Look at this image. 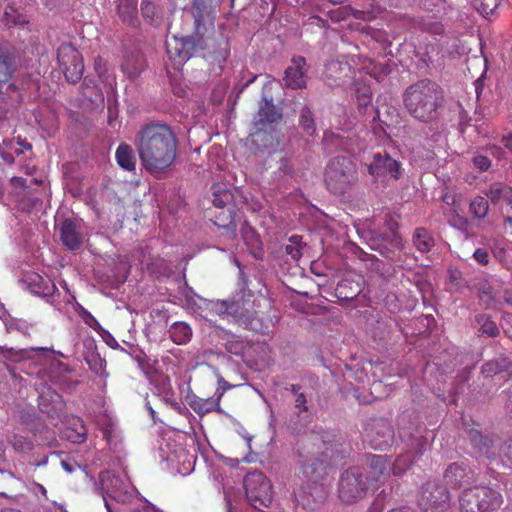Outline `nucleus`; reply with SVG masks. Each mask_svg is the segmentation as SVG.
Segmentation results:
<instances>
[{"mask_svg": "<svg viewBox=\"0 0 512 512\" xmlns=\"http://www.w3.org/2000/svg\"><path fill=\"white\" fill-rule=\"evenodd\" d=\"M307 64L306 60L302 56H295L291 60L285 70V76L283 78L286 87L291 89H301L306 87L307 80Z\"/></svg>", "mask_w": 512, "mask_h": 512, "instance_id": "nucleus-18", "label": "nucleus"}, {"mask_svg": "<svg viewBox=\"0 0 512 512\" xmlns=\"http://www.w3.org/2000/svg\"><path fill=\"white\" fill-rule=\"evenodd\" d=\"M393 439V427L386 419H375L365 429L364 440L375 450H384L391 446Z\"/></svg>", "mask_w": 512, "mask_h": 512, "instance_id": "nucleus-14", "label": "nucleus"}, {"mask_svg": "<svg viewBox=\"0 0 512 512\" xmlns=\"http://www.w3.org/2000/svg\"><path fill=\"white\" fill-rule=\"evenodd\" d=\"M0 354L7 360L13 361L16 358H21L24 355V350H16L14 348H7L0 346Z\"/></svg>", "mask_w": 512, "mask_h": 512, "instance_id": "nucleus-49", "label": "nucleus"}, {"mask_svg": "<svg viewBox=\"0 0 512 512\" xmlns=\"http://www.w3.org/2000/svg\"><path fill=\"white\" fill-rule=\"evenodd\" d=\"M209 310L220 317L230 316V299L212 301Z\"/></svg>", "mask_w": 512, "mask_h": 512, "instance_id": "nucleus-40", "label": "nucleus"}, {"mask_svg": "<svg viewBox=\"0 0 512 512\" xmlns=\"http://www.w3.org/2000/svg\"><path fill=\"white\" fill-rule=\"evenodd\" d=\"M505 455L512 462V438L509 440V442L507 444Z\"/></svg>", "mask_w": 512, "mask_h": 512, "instance_id": "nucleus-61", "label": "nucleus"}, {"mask_svg": "<svg viewBox=\"0 0 512 512\" xmlns=\"http://www.w3.org/2000/svg\"><path fill=\"white\" fill-rule=\"evenodd\" d=\"M361 291V283L349 277L342 279L335 289L337 297L342 300H353Z\"/></svg>", "mask_w": 512, "mask_h": 512, "instance_id": "nucleus-27", "label": "nucleus"}, {"mask_svg": "<svg viewBox=\"0 0 512 512\" xmlns=\"http://www.w3.org/2000/svg\"><path fill=\"white\" fill-rule=\"evenodd\" d=\"M412 242L415 248L421 253H428L435 245V241L431 233L423 227L416 228Z\"/></svg>", "mask_w": 512, "mask_h": 512, "instance_id": "nucleus-28", "label": "nucleus"}, {"mask_svg": "<svg viewBox=\"0 0 512 512\" xmlns=\"http://www.w3.org/2000/svg\"><path fill=\"white\" fill-rule=\"evenodd\" d=\"M32 149V145L21 137L17 138V142H14V153L19 156L24 153V151H29Z\"/></svg>", "mask_w": 512, "mask_h": 512, "instance_id": "nucleus-53", "label": "nucleus"}, {"mask_svg": "<svg viewBox=\"0 0 512 512\" xmlns=\"http://www.w3.org/2000/svg\"><path fill=\"white\" fill-rule=\"evenodd\" d=\"M503 300L506 304L512 306V290H504L503 292Z\"/></svg>", "mask_w": 512, "mask_h": 512, "instance_id": "nucleus-59", "label": "nucleus"}, {"mask_svg": "<svg viewBox=\"0 0 512 512\" xmlns=\"http://www.w3.org/2000/svg\"><path fill=\"white\" fill-rule=\"evenodd\" d=\"M0 155L2 159L8 163L12 164L15 160L14 155V139H4L0 144Z\"/></svg>", "mask_w": 512, "mask_h": 512, "instance_id": "nucleus-39", "label": "nucleus"}, {"mask_svg": "<svg viewBox=\"0 0 512 512\" xmlns=\"http://www.w3.org/2000/svg\"><path fill=\"white\" fill-rule=\"evenodd\" d=\"M31 293L42 297H49L56 291V285L35 272L27 273L23 279Z\"/></svg>", "mask_w": 512, "mask_h": 512, "instance_id": "nucleus-22", "label": "nucleus"}, {"mask_svg": "<svg viewBox=\"0 0 512 512\" xmlns=\"http://www.w3.org/2000/svg\"><path fill=\"white\" fill-rule=\"evenodd\" d=\"M61 466L63 467V469L65 471H67L68 473H72L74 468H73V465L65 460H62L61 461Z\"/></svg>", "mask_w": 512, "mask_h": 512, "instance_id": "nucleus-60", "label": "nucleus"}, {"mask_svg": "<svg viewBox=\"0 0 512 512\" xmlns=\"http://www.w3.org/2000/svg\"><path fill=\"white\" fill-rule=\"evenodd\" d=\"M168 332L170 339L177 345L187 344L192 338V329L185 322H175Z\"/></svg>", "mask_w": 512, "mask_h": 512, "instance_id": "nucleus-29", "label": "nucleus"}, {"mask_svg": "<svg viewBox=\"0 0 512 512\" xmlns=\"http://www.w3.org/2000/svg\"><path fill=\"white\" fill-rule=\"evenodd\" d=\"M138 0H120L118 13L122 21L127 25H135L137 21Z\"/></svg>", "mask_w": 512, "mask_h": 512, "instance_id": "nucleus-30", "label": "nucleus"}, {"mask_svg": "<svg viewBox=\"0 0 512 512\" xmlns=\"http://www.w3.org/2000/svg\"><path fill=\"white\" fill-rule=\"evenodd\" d=\"M60 240L69 250L79 249L84 242L81 223L73 219H65L60 225Z\"/></svg>", "mask_w": 512, "mask_h": 512, "instance_id": "nucleus-17", "label": "nucleus"}, {"mask_svg": "<svg viewBox=\"0 0 512 512\" xmlns=\"http://www.w3.org/2000/svg\"><path fill=\"white\" fill-rule=\"evenodd\" d=\"M399 217L397 215L388 214L385 218L384 226L386 230L389 232V235H387V238H390V243L398 248L401 249L403 247V239L401 235L398 233L399 229Z\"/></svg>", "mask_w": 512, "mask_h": 512, "instance_id": "nucleus-31", "label": "nucleus"}, {"mask_svg": "<svg viewBox=\"0 0 512 512\" xmlns=\"http://www.w3.org/2000/svg\"><path fill=\"white\" fill-rule=\"evenodd\" d=\"M10 182L14 187H26V179L23 177H12Z\"/></svg>", "mask_w": 512, "mask_h": 512, "instance_id": "nucleus-57", "label": "nucleus"}, {"mask_svg": "<svg viewBox=\"0 0 512 512\" xmlns=\"http://www.w3.org/2000/svg\"><path fill=\"white\" fill-rule=\"evenodd\" d=\"M502 368L497 361H488L482 366V373L491 377L501 371Z\"/></svg>", "mask_w": 512, "mask_h": 512, "instance_id": "nucleus-50", "label": "nucleus"}, {"mask_svg": "<svg viewBox=\"0 0 512 512\" xmlns=\"http://www.w3.org/2000/svg\"><path fill=\"white\" fill-rule=\"evenodd\" d=\"M223 46L220 47L218 51L213 52L212 58L214 61L218 62L219 64L224 62L228 55H229V49L228 44L226 41H222Z\"/></svg>", "mask_w": 512, "mask_h": 512, "instance_id": "nucleus-52", "label": "nucleus"}, {"mask_svg": "<svg viewBox=\"0 0 512 512\" xmlns=\"http://www.w3.org/2000/svg\"><path fill=\"white\" fill-rule=\"evenodd\" d=\"M406 112L416 121L431 123L444 105V90L435 81L425 78L409 85L403 95Z\"/></svg>", "mask_w": 512, "mask_h": 512, "instance_id": "nucleus-3", "label": "nucleus"}, {"mask_svg": "<svg viewBox=\"0 0 512 512\" xmlns=\"http://www.w3.org/2000/svg\"><path fill=\"white\" fill-rule=\"evenodd\" d=\"M187 404L199 416H204L212 411H221L220 403L212 396L208 398H201L196 394L187 395Z\"/></svg>", "mask_w": 512, "mask_h": 512, "instance_id": "nucleus-24", "label": "nucleus"}, {"mask_svg": "<svg viewBox=\"0 0 512 512\" xmlns=\"http://www.w3.org/2000/svg\"><path fill=\"white\" fill-rule=\"evenodd\" d=\"M460 512H496L504 504L500 491L488 485L463 489L458 496Z\"/></svg>", "mask_w": 512, "mask_h": 512, "instance_id": "nucleus-6", "label": "nucleus"}, {"mask_svg": "<svg viewBox=\"0 0 512 512\" xmlns=\"http://www.w3.org/2000/svg\"><path fill=\"white\" fill-rule=\"evenodd\" d=\"M300 124L303 127V129L310 135H313L315 132V123L314 119L312 118L311 111L304 107L301 111L300 115Z\"/></svg>", "mask_w": 512, "mask_h": 512, "instance_id": "nucleus-41", "label": "nucleus"}, {"mask_svg": "<svg viewBox=\"0 0 512 512\" xmlns=\"http://www.w3.org/2000/svg\"><path fill=\"white\" fill-rule=\"evenodd\" d=\"M281 118L282 114L273 104L272 98L263 96L253 121L254 132L251 134L253 141L261 142L264 147L272 145L274 140L272 132L275 131V125Z\"/></svg>", "mask_w": 512, "mask_h": 512, "instance_id": "nucleus-7", "label": "nucleus"}, {"mask_svg": "<svg viewBox=\"0 0 512 512\" xmlns=\"http://www.w3.org/2000/svg\"><path fill=\"white\" fill-rule=\"evenodd\" d=\"M19 68V58L15 47L0 43V98L6 100L12 94L20 96V90L14 82Z\"/></svg>", "mask_w": 512, "mask_h": 512, "instance_id": "nucleus-8", "label": "nucleus"}, {"mask_svg": "<svg viewBox=\"0 0 512 512\" xmlns=\"http://www.w3.org/2000/svg\"><path fill=\"white\" fill-rule=\"evenodd\" d=\"M414 457L411 453H405L398 456L395 461L391 462V473L394 475L403 474L412 465Z\"/></svg>", "mask_w": 512, "mask_h": 512, "instance_id": "nucleus-36", "label": "nucleus"}, {"mask_svg": "<svg viewBox=\"0 0 512 512\" xmlns=\"http://www.w3.org/2000/svg\"><path fill=\"white\" fill-rule=\"evenodd\" d=\"M253 296V293L248 292L247 298L246 294L243 293L242 295L238 294L230 299V316L239 325L255 330L256 328L253 326L255 310L253 301L251 300Z\"/></svg>", "mask_w": 512, "mask_h": 512, "instance_id": "nucleus-15", "label": "nucleus"}, {"mask_svg": "<svg viewBox=\"0 0 512 512\" xmlns=\"http://www.w3.org/2000/svg\"><path fill=\"white\" fill-rule=\"evenodd\" d=\"M418 504L423 512H450V492L435 480L427 481L421 488Z\"/></svg>", "mask_w": 512, "mask_h": 512, "instance_id": "nucleus-11", "label": "nucleus"}, {"mask_svg": "<svg viewBox=\"0 0 512 512\" xmlns=\"http://www.w3.org/2000/svg\"><path fill=\"white\" fill-rule=\"evenodd\" d=\"M202 12L194 15V33L191 36L178 38L172 36L166 40V50L170 60L176 67L182 66L195 52L205 50L207 42L204 38L207 33Z\"/></svg>", "mask_w": 512, "mask_h": 512, "instance_id": "nucleus-4", "label": "nucleus"}, {"mask_svg": "<svg viewBox=\"0 0 512 512\" xmlns=\"http://www.w3.org/2000/svg\"><path fill=\"white\" fill-rule=\"evenodd\" d=\"M369 5L367 9H356L351 6H344L339 8L334 13L337 14L336 20L345 19L347 16H353L356 19L371 21L375 18L377 13L381 12V8L375 0H363Z\"/></svg>", "mask_w": 512, "mask_h": 512, "instance_id": "nucleus-21", "label": "nucleus"}, {"mask_svg": "<svg viewBox=\"0 0 512 512\" xmlns=\"http://www.w3.org/2000/svg\"><path fill=\"white\" fill-rule=\"evenodd\" d=\"M57 61L68 82L75 84L80 81L84 72L83 58L71 43L58 47Z\"/></svg>", "mask_w": 512, "mask_h": 512, "instance_id": "nucleus-12", "label": "nucleus"}, {"mask_svg": "<svg viewBox=\"0 0 512 512\" xmlns=\"http://www.w3.org/2000/svg\"><path fill=\"white\" fill-rule=\"evenodd\" d=\"M474 7L484 17L492 15L500 4V0H474Z\"/></svg>", "mask_w": 512, "mask_h": 512, "instance_id": "nucleus-38", "label": "nucleus"}, {"mask_svg": "<svg viewBox=\"0 0 512 512\" xmlns=\"http://www.w3.org/2000/svg\"><path fill=\"white\" fill-rule=\"evenodd\" d=\"M476 321L480 325V332L488 337H496L499 335L497 324L493 321L492 317L487 314H479L476 316Z\"/></svg>", "mask_w": 512, "mask_h": 512, "instance_id": "nucleus-33", "label": "nucleus"}, {"mask_svg": "<svg viewBox=\"0 0 512 512\" xmlns=\"http://www.w3.org/2000/svg\"><path fill=\"white\" fill-rule=\"evenodd\" d=\"M141 12L145 19L152 22L156 13V7L151 1H142Z\"/></svg>", "mask_w": 512, "mask_h": 512, "instance_id": "nucleus-48", "label": "nucleus"}, {"mask_svg": "<svg viewBox=\"0 0 512 512\" xmlns=\"http://www.w3.org/2000/svg\"><path fill=\"white\" fill-rule=\"evenodd\" d=\"M122 69L128 73L129 77H136L139 74V69L129 71L128 67L125 64L122 65Z\"/></svg>", "mask_w": 512, "mask_h": 512, "instance_id": "nucleus-63", "label": "nucleus"}, {"mask_svg": "<svg viewBox=\"0 0 512 512\" xmlns=\"http://www.w3.org/2000/svg\"><path fill=\"white\" fill-rule=\"evenodd\" d=\"M343 447L337 435L327 431H311L298 440L297 475L302 484L295 497L303 507L315 510L326 500L329 471L343 458Z\"/></svg>", "mask_w": 512, "mask_h": 512, "instance_id": "nucleus-1", "label": "nucleus"}, {"mask_svg": "<svg viewBox=\"0 0 512 512\" xmlns=\"http://www.w3.org/2000/svg\"><path fill=\"white\" fill-rule=\"evenodd\" d=\"M470 440L472 445L481 453L483 452L484 449H488L491 445V440L487 437H484L478 431L470 432Z\"/></svg>", "mask_w": 512, "mask_h": 512, "instance_id": "nucleus-42", "label": "nucleus"}, {"mask_svg": "<svg viewBox=\"0 0 512 512\" xmlns=\"http://www.w3.org/2000/svg\"><path fill=\"white\" fill-rule=\"evenodd\" d=\"M358 99H359V110L368 106L371 101V95L369 93V90L367 89L365 92H363L362 95L360 97H358Z\"/></svg>", "mask_w": 512, "mask_h": 512, "instance_id": "nucleus-56", "label": "nucleus"}, {"mask_svg": "<svg viewBox=\"0 0 512 512\" xmlns=\"http://www.w3.org/2000/svg\"><path fill=\"white\" fill-rule=\"evenodd\" d=\"M473 258L477 263L484 266L488 265L490 262L489 253L484 248H477L473 253Z\"/></svg>", "mask_w": 512, "mask_h": 512, "instance_id": "nucleus-51", "label": "nucleus"}, {"mask_svg": "<svg viewBox=\"0 0 512 512\" xmlns=\"http://www.w3.org/2000/svg\"><path fill=\"white\" fill-rule=\"evenodd\" d=\"M4 22L8 27H24L29 23V18L26 14L20 12L14 6L8 5L4 11Z\"/></svg>", "mask_w": 512, "mask_h": 512, "instance_id": "nucleus-32", "label": "nucleus"}, {"mask_svg": "<svg viewBox=\"0 0 512 512\" xmlns=\"http://www.w3.org/2000/svg\"><path fill=\"white\" fill-rule=\"evenodd\" d=\"M473 167L478 169L480 172H486L491 166V160L482 154H477L472 158Z\"/></svg>", "mask_w": 512, "mask_h": 512, "instance_id": "nucleus-47", "label": "nucleus"}, {"mask_svg": "<svg viewBox=\"0 0 512 512\" xmlns=\"http://www.w3.org/2000/svg\"><path fill=\"white\" fill-rule=\"evenodd\" d=\"M216 377H217V388H216V391L213 396L220 403L225 392L232 389L234 386L232 384H230L228 381H226L223 378V376L218 372H216Z\"/></svg>", "mask_w": 512, "mask_h": 512, "instance_id": "nucleus-44", "label": "nucleus"}, {"mask_svg": "<svg viewBox=\"0 0 512 512\" xmlns=\"http://www.w3.org/2000/svg\"><path fill=\"white\" fill-rule=\"evenodd\" d=\"M505 203H506L508 206H510V207H511V209H512V188H511V193H509V194L507 195V198H506V200H505Z\"/></svg>", "mask_w": 512, "mask_h": 512, "instance_id": "nucleus-64", "label": "nucleus"}, {"mask_svg": "<svg viewBox=\"0 0 512 512\" xmlns=\"http://www.w3.org/2000/svg\"><path fill=\"white\" fill-rule=\"evenodd\" d=\"M501 325L505 334L512 339V314H504Z\"/></svg>", "mask_w": 512, "mask_h": 512, "instance_id": "nucleus-54", "label": "nucleus"}, {"mask_svg": "<svg viewBox=\"0 0 512 512\" xmlns=\"http://www.w3.org/2000/svg\"><path fill=\"white\" fill-rule=\"evenodd\" d=\"M40 410L52 419L60 420L64 414L65 403L57 392H48L40 396Z\"/></svg>", "mask_w": 512, "mask_h": 512, "instance_id": "nucleus-20", "label": "nucleus"}, {"mask_svg": "<svg viewBox=\"0 0 512 512\" xmlns=\"http://www.w3.org/2000/svg\"><path fill=\"white\" fill-rule=\"evenodd\" d=\"M246 499L257 509L269 507L272 503V485L270 480L259 471L248 473L244 478Z\"/></svg>", "mask_w": 512, "mask_h": 512, "instance_id": "nucleus-10", "label": "nucleus"}, {"mask_svg": "<svg viewBox=\"0 0 512 512\" xmlns=\"http://www.w3.org/2000/svg\"><path fill=\"white\" fill-rule=\"evenodd\" d=\"M509 193H511V187L502 185L500 183H494L487 190L486 196L491 200L493 204H496L500 201L505 202Z\"/></svg>", "mask_w": 512, "mask_h": 512, "instance_id": "nucleus-35", "label": "nucleus"}, {"mask_svg": "<svg viewBox=\"0 0 512 512\" xmlns=\"http://www.w3.org/2000/svg\"><path fill=\"white\" fill-rule=\"evenodd\" d=\"M212 203L218 209H237L233 189L225 184H214L212 186Z\"/></svg>", "mask_w": 512, "mask_h": 512, "instance_id": "nucleus-23", "label": "nucleus"}, {"mask_svg": "<svg viewBox=\"0 0 512 512\" xmlns=\"http://www.w3.org/2000/svg\"><path fill=\"white\" fill-rule=\"evenodd\" d=\"M469 211L476 219H484L489 212V203L485 197L477 196L471 202Z\"/></svg>", "mask_w": 512, "mask_h": 512, "instance_id": "nucleus-34", "label": "nucleus"}, {"mask_svg": "<svg viewBox=\"0 0 512 512\" xmlns=\"http://www.w3.org/2000/svg\"><path fill=\"white\" fill-rule=\"evenodd\" d=\"M366 166L368 173L374 178L391 176L398 179L400 177L399 163L386 151L373 153L371 162Z\"/></svg>", "mask_w": 512, "mask_h": 512, "instance_id": "nucleus-16", "label": "nucleus"}, {"mask_svg": "<svg viewBox=\"0 0 512 512\" xmlns=\"http://www.w3.org/2000/svg\"><path fill=\"white\" fill-rule=\"evenodd\" d=\"M306 403H307L306 396L303 393L297 394L296 399H295V406L297 408L301 409L302 411H307L308 406L306 405Z\"/></svg>", "mask_w": 512, "mask_h": 512, "instance_id": "nucleus-55", "label": "nucleus"}, {"mask_svg": "<svg viewBox=\"0 0 512 512\" xmlns=\"http://www.w3.org/2000/svg\"><path fill=\"white\" fill-rule=\"evenodd\" d=\"M135 139L139 159L148 172H163L174 164L178 140L167 124L147 123L140 127Z\"/></svg>", "mask_w": 512, "mask_h": 512, "instance_id": "nucleus-2", "label": "nucleus"}, {"mask_svg": "<svg viewBox=\"0 0 512 512\" xmlns=\"http://www.w3.org/2000/svg\"><path fill=\"white\" fill-rule=\"evenodd\" d=\"M79 316L82 318L84 323L88 325L90 328H92L95 331L103 330L101 324L98 322V320L84 307H80Z\"/></svg>", "mask_w": 512, "mask_h": 512, "instance_id": "nucleus-43", "label": "nucleus"}, {"mask_svg": "<svg viewBox=\"0 0 512 512\" xmlns=\"http://www.w3.org/2000/svg\"><path fill=\"white\" fill-rule=\"evenodd\" d=\"M236 211L237 209H220L213 220L216 226L223 229L231 237H234L237 231Z\"/></svg>", "mask_w": 512, "mask_h": 512, "instance_id": "nucleus-25", "label": "nucleus"}, {"mask_svg": "<svg viewBox=\"0 0 512 512\" xmlns=\"http://www.w3.org/2000/svg\"><path fill=\"white\" fill-rule=\"evenodd\" d=\"M364 478L365 472L358 466L351 467L341 474L338 495L343 503L353 504L366 496L369 486Z\"/></svg>", "mask_w": 512, "mask_h": 512, "instance_id": "nucleus-9", "label": "nucleus"}, {"mask_svg": "<svg viewBox=\"0 0 512 512\" xmlns=\"http://www.w3.org/2000/svg\"><path fill=\"white\" fill-rule=\"evenodd\" d=\"M504 225L506 230H510L512 232V216L507 215L504 218Z\"/></svg>", "mask_w": 512, "mask_h": 512, "instance_id": "nucleus-62", "label": "nucleus"}, {"mask_svg": "<svg viewBox=\"0 0 512 512\" xmlns=\"http://www.w3.org/2000/svg\"><path fill=\"white\" fill-rule=\"evenodd\" d=\"M444 478L452 488H460L473 480L474 471L465 462H454L444 471Z\"/></svg>", "mask_w": 512, "mask_h": 512, "instance_id": "nucleus-19", "label": "nucleus"}, {"mask_svg": "<svg viewBox=\"0 0 512 512\" xmlns=\"http://www.w3.org/2000/svg\"><path fill=\"white\" fill-rule=\"evenodd\" d=\"M87 364L89 368L98 375L103 374L104 370V360L97 353H92L87 359Z\"/></svg>", "mask_w": 512, "mask_h": 512, "instance_id": "nucleus-45", "label": "nucleus"}, {"mask_svg": "<svg viewBox=\"0 0 512 512\" xmlns=\"http://www.w3.org/2000/svg\"><path fill=\"white\" fill-rule=\"evenodd\" d=\"M326 188L334 195L342 196L349 193L358 182V171L350 157L336 156L332 158L324 174Z\"/></svg>", "mask_w": 512, "mask_h": 512, "instance_id": "nucleus-5", "label": "nucleus"}, {"mask_svg": "<svg viewBox=\"0 0 512 512\" xmlns=\"http://www.w3.org/2000/svg\"><path fill=\"white\" fill-rule=\"evenodd\" d=\"M117 164L124 170L132 172L136 169V156L132 147L127 143H121L115 152Z\"/></svg>", "mask_w": 512, "mask_h": 512, "instance_id": "nucleus-26", "label": "nucleus"}, {"mask_svg": "<svg viewBox=\"0 0 512 512\" xmlns=\"http://www.w3.org/2000/svg\"><path fill=\"white\" fill-rule=\"evenodd\" d=\"M225 348L229 353L234 354L236 356H240L244 355L246 344L242 340L232 339L230 341H227V343L225 344Z\"/></svg>", "mask_w": 512, "mask_h": 512, "instance_id": "nucleus-46", "label": "nucleus"}, {"mask_svg": "<svg viewBox=\"0 0 512 512\" xmlns=\"http://www.w3.org/2000/svg\"><path fill=\"white\" fill-rule=\"evenodd\" d=\"M289 241L290 244L286 245L285 252L290 255L293 260H299L302 256V249L305 246L302 242V237L292 235Z\"/></svg>", "mask_w": 512, "mask_h": 512, "instance_id": "nucleus-37", "label": "nucleus"}, {"mask_svg": "<svg viewBox=\"0 0 512 512\" xmlns=\"http://www.w3.org/2000/svg\"><path fill=\"white\" fill-rule=\"evenodd\" d=\"M502 144L512 152V134L504 135L502 137Z\"/></svg>", "mask_w": 512, "mask_h": 512, "instance_id": "nucleus-58", "label": "nucleus"}, {"mask_svg": "<svg viewBox=\"0 0 512 512\" xmlns=\"http://www.w3.org/2000/svg\"><path fill=\"white\" fill-rule=\"evenodd\" d=\"M365 472L369 488L377 489L391 474V460L385 455H367L366 464L358 466Z\"/></svg>", "mask_w": 512, "mask_h": 512, "instance_id": "nucleus-13", "label": "nucleus"}]
</instances>
